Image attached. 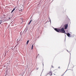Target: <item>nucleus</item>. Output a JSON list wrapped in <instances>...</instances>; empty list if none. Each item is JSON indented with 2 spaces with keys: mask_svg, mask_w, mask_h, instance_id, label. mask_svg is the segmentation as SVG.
Instances as JSON below:
<instances>
[{
  "mask_svg": "<svg viewBox=\"0 0 76 76\" xmlns=\"http://www.w3.org/2000/svg\"><path fill=\"white\" fill-rule=\"evenodd\" d=\"M55 30L57 32H61L62 33H65V30H64V28H61V29H57V28H55Z\"/></svg>",
  "mask_w": 76,
  "mask_h": 76,
  "instance_id": "1",
  "label": "nucleus"
},
{
  "mask_svg": "<svg viewBox=\"0 0 76 76\" xmlns=\"http://www.w3.org/2000/svg\"><path fill=\"white\" fill-rule=\"evenodd\" d=\"M64 27H65V29H66L68 27V24H66L64 26Z\"/></svg>",
  "mask_w": 76,
  "mask_h": 76,
  "instance_id": "2",
  "label": "nucleus"
},
{
  "mask_svg": "<svg viewBox=\"0 0 76 76\" xmlns=\"http://www.w3.org/2000/svg\"><path fill=\"white\" fill-rule=\"evenodd\" d=\"M49 75H50V76H51L53 75V73L51 71H50V72L49 73Z\"/></svg>",
  "mask_w": 76,
  "mask_h": 76,
  "instance_id": "3",
  "label": "nucleus"
},
{
  "mask_svg": "<svg viewBox=\"0 0 76 76\" xmlns=\"http://www.w3.org/2000/svg\"><path fill=\"white\" fill-rule=\"evenodd\" d=\"M67 35L68 37H70V34L69 33H68L67 34Z\"/></svg>",
  "mask_w": 76,
  "mask_h": 76,
  "instance_id": "4",
  "label": "nucleus"
},
{
  "mask_svg": "<svg viewBox=\"0 0 76 76\" xmlns=\"http://www.w3.org/2000/svg\"><path fill=\"white\" fill-rule=\"evenodd\" d=\"M33 47H34V44L32 45L31 50H33Z\"/></svg>",
  "mask_w": 76,
  "mask_h": 76,
  "instance_id": "5",
  "label": "nucleus"
},
{
  "mask_svg": "<svg viewBox=\"0 0 76 76\" xmlns=\"http://www.w3.org/2000/svg\"><path fill=\"white\" fill-rule=\"evenodd\" d=\"M15 8H14L13 10H12L11 12V13H12L13 11H15Z\"/></svg>",
  "mask_w": 76,
  "mask_h": 76,
  "instance_id": "6",
  "label": "nucleus"
},
{
  "mask_svg": "<svg viewBox=\"0 0 76 76\" xmlns=\"http://www.w3.org/2000/svg\"><path fill=\"white\" fill-rule=\"evenodd\" d=\"M15 8H14L13 10H12L11 12V13H12L13 11H15Z\"/></svg>",
  "mask_w": 76,
  "mask_h": 76,
  "instance_id": "7",
  "label": "nucleus"
},
{
  "mask_svg": "<svg viewBox=\"0 0 76 76\" xmlns=\"http://www.w3.org/2000/svg\"><path fill=\"white\" fill-rule=\"evenodd\" d=\"M31 21H32V20H31V21L29 22V23H28V25H30V23H31Z\"/></svg>",
  "mask_w": 76,
  "mask_h": 76,
  "instance_id": "8",
  "label": "nucleus"
},
{
  "mask_svg": "<svg viewBox=\"0 0 76 76\" xmlns=\"http://www.w3.org/2000/svg\"><path fill=\"white\" fill-rule=\"evenodd\" d=\"M29 40L27 41L26 43L27 45H28V43H29Z\"/></svg>",
  "mask_w": 76,
  "mask_h": 76,
  "instance_id": "9",
  "label": "nucleus"
},
{
  "mask_svg": "<svg viewBox=\"0 0 76 76\" xmlns=\"http://www.w3.org/2000/svg\"><path fill=\"white\" fill-rule=\"evenodd\" d=\"M23 7H21V10H23Z\"/></svg>",
  "mask_w": 76,
  "mask_h": 76,
  "instance_id": "10",
  "label": "nucleus"
},
{
  "mask_svg": "<svg viewBox=\"0 0 76 76\" xmlns=\"http://www.w3.org/2000/svg\"><path fill=\"white\" fill-rule=\"evenodd\" d=\"M64 73H63V74L61 75V76H64Z\"/></svg>",
  "mask_w": 76,
  "mask_h": 76,
  "instance_id": "11",
  "label": "nucleus"
},
{
  "mask_svg": "<svg viewBox=\"0 0 76 76\" xmlns=\"http://www.w3.org/2000/svg\"><path fill=\"white\" fill-rule=\"evenodd\" d=\"M52 68H54V66H53L52 65Z\"/></svg>",
  "mask_w": 76,
  "mask_h": 76,
  "instance_id": "12",
  "label": "nucleus"
},
{
  "mask_svg": "<svg viewBox=\"0 0 76 76\" xmlns=\"http://www.w3.org/2000/svg\"><path fill=\"white\" fill-rule=\"evenodd\" d=\"M3 16L4 17V16H5V15H3Z\"/></svg>",
  "mask_w": 76,
  "mask_h": 76,
  "instance_id": "13",
  "label": "nucleus"
},
{
  "mask_svg": "<svg viewBox=\"0 0 76 76\" xmlns=\"http://www.w3.org/2000/svg\"><path fill=\"white\" fill-rule=\"evenodd\" d=\"M60 66H59V67H58V68L59 69H60Z\"/></svg>",
  "mask_w": 76,
  "mask_h": 76,
  "instance_id": "14",
  "label": "nucleus"
},
{
  "mask_svg": "<svg viewBox=\"0 0 76 76\" xmlns=\"http://www.w3.org/2000/svg\"><path fill=\"white\" fill-rule=\"evenodd\" d=\"M1 23H2V22L0 23V24H1Z\"/></svg>",
  "mask_w": 76,
  "mask_h": 76,
  "instance_id": "15",
  "label": "nucleus"
},
{
  "mask_svg": "<svg viewBox=\"0 0 76 76\" xmlns=\"http://www.w3.org/2000/svg\"><path fill=\"white\" fill-rule=\"evenodd\" d=\"M8 19H10V18H8Z\"/></svg>",
  "mask_w": 76,
  "mask_h": 76,
  "instance_id": "16",
  "label": "nucleus"
},
{
  "mask_svg": "<svg viewBox=\"0 0 76 76\" xmlns=\"http://www.w3.org/2000/svg\"><path fill=\"white\" fill-rule=\"evenodd\" d=\"M0 22H2V21L0 20Z\"/></svg>",
  "mask_w": 76,
  "mask_h": 76,
  "instance_id": "17",
  "label": "nucleus"
},
{
  "mask_svg": "<svg viewBox=\"0 0 76 76\" xmlns=\"http://www.w3.org/2000/svg\"><path fill=\"white\" fill-rule=\"evenodd\" d=\"M55 75V74H54V75Z\"/></svg>",
  "mask_w": 76,
  "mask_h": 76,
  "instance_id": "18",
  "label": "nucleus"
}]
</instances>
